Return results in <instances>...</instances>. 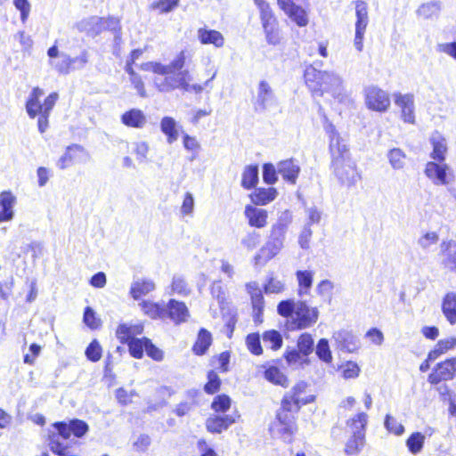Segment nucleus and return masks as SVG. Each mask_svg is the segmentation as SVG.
<instances>
[{
    "label": "nucleus",
    "mask_w": 456,
    "mask_h": 456,
    "mask_svg": "<svg viewBox=\"0 0 456 456\" xmlns=\"http://www.w3.org/2000/svg\"><path fill=\"white\" fill-rule=\"evenodd\" d=\"M104 18L92 16L83 19L77 23V28L80 32H85L91 37H96L104 31Z\"/></svg>",
    "instance_id": "nucleus-21"
},
{
    "label": "nucleus",
    "mask_w": 456,
    "mask_h": 456,
    "mask_svg": "<svg viewBox=\"0 0 456 456\" xmlns=\"http://www.w3.org/2000/svg\"><path fill=\"white\" fill-rule=\"evenodd\" d=\"M146 120L144 113L138 109H131L121 116V122L128 127L142 128Z\"/></svg>",
    "instance_id": "nucleus-26"
},
{
    "label": "nucleus",
    "mask_w": 456,
    "mask_h": 456,
    "mask_svg": "<svg viewBox=\"0 0 456 456\" xmlns=\"http://www.w3.org/2000/svg\"><path fill=\"white\" fill-rule=\"evenodd\" d=\"M155 289V283L151 280L137 281L133 282L130 294L134 299H139Z\"/></svg>",
    "instance_id": "nucleus-37"
},
{
    "label": "nucleus",
    "mask_w": 456,
    "mask_h": 456,
    "mask_svg": "<svg viewBox=\"0 0 456 456\" xmlns=\"http://www.w3.org/2000/svg\"><path fill=\"white\" fill-rule=\"evenodd\" d=\"M297 347L304 356H307L314 350V339L308 333L302 334L297 340Z\"/></svg>",
    "instance_id": "nucleus-48"
},
{
    "label": "nucleus",
    "mask_w": 456,
    "mask_h": 456,
    "mask_svg": "<svg viewBox=\"0 0 456 456\" xmlns=\"http://www.w3.org/2000/svg\"><path fill=\"white\" fill-rule=\"evenodd\" d=\"M336 346L347 353H354L360 347L358 338L352 331L341 330L333 334Z\"/></svg>",
    "instance_id": "nucleus-14"
},
{
    "label": "nucleus",
    "mask_w": 456,
    "mask_h": 456,
    "mask_svg": "<svg viewBox=\"0 0 456 456\" xmlns=\"http://www.w3.org/2000/svg\"><path fill=\"white\" fill-rule=\"evenodd\" d=\"M189 316V309L183 302L170 299L165 305V318H169L176 325L187 322Z\"/></svg>",
    "instance_id": "nucleus-13"
},
{
    "label": "nucleus",
    "mask_w": 456,
    "mask_h": 456,
    "mask_svg": "<svg viewBox=\"0 0 456 456\" xmlns=\"http://www.w3.org/2000/svg\"><path fill=\"white\" fill-rule=\"evenodd\" d=\"M305 79L308 88L317 96L329 93L339 102L349 101L342 78L334 72L318 70L311 65L305 69Z\"/></svg>",
    "instance_id": "nucleus-1"
},
{
    "label": "nucleus",
    "mask_w": 456,
    "mask_h": 456,
    "mask_svg": "<svg viewBox=\"0 0 456 456\" xmlns=\"http://www.w3.org/2000/svg\"><path fill=\"white\" fill-rule=\"evenodd\" d=\"M317 356L325 362L332 361L331 352L330 350L329 342L326 338H321L316 346Z\"/></svg>",
    "instance_id": "nucleus-51"
},
{
    "label": "nucleus",
    "mask_w": 456,
    "mask_h": 456,
    "mask_svg": "<svg viewBox=\"0 0 456 456\" xmlns=\"http://www.w3.org/2000/svg\"><path fill=\"white\" fill-rule=\"evenodd\" d=\"M89 61V53L86 49H83L77 56H70L71 70L82 69Z\"/></svg>",
    "instance_id": "nucleus-56"
},
{
    "label": "nucleus",
    "mask_w": 456,
    "mask_h": 456,
    "mask_svg": "<svg viewBox=\"0 0 456 456\" xmlns=\"http://www.w3.org/2000/svg\"><path fill=\"white\" fill-rule=\"evenodd\" d=\"M246 290L250 295L253 320L256 323H262L265 299L259 284L256 281H250L246 284Z\"/></svg>",
    "instance_id": "nucleus-10"
},
{
    "label": "nucleus",
    "mask_w": 456,
    "mask_h": 456,
    "mask_svg": "<svg viewBox=\"0 0 456 456\" xmlns=\"http://www.w3.org/2000/svg\"><path fill=\"white\" fill-rule=\"evenodd\" d=\"M187 59L186 51H181L175 58L169 64H162L157 61H149L142 64L141 68L143 70L152 71L155 74L167 77L175 73L176 70H181Z\"/></svg>",
    "instance_id": "nucleus-7"
},
{
    "label": "nucleus",
    "mask_w": 456,
    "mask_h": 456,
    "mask_svg": "<svg viewBox=\"0 0 456 456\" xmlns=\"http://www.w3.org/2000/svg\"><path fill=\"white\" fill-rule=\"evenodd\" d=\"M277 171L283 177V179L289 181L291 183H296L300 167L297 164L295 163L293 159H286L281 161L278 164Z\"/></svg>",
    "instance_id": "nucleus-28"
},
{
    "label": "nucleus",
    "mask_w": 456,
    "mask_h": 456,
    "mask_svg": "<svg viewBox=\"0 0 456 456\" xmlns=\"http://www.w3.org/2000/svg\"><path fill=\"white\" fill-rule=\"evenodd\" d=\"M263 28L267 43L272 45H279L281 42V36L277 27V23L265 26Z\"/></svg>",
    "instance_id": "nucleus-53"
},
{
    "label": "nucleus",
    "mask_w": 456,
    "mask_h": 456,
    "mask_svg": "<svg viewBox=\"0 0 456 456\" xmlns=\"http://www.w3.org/2000/svg\"><path fill=\"white\" fill-rule=\"evenodd\" d=\"M277 104V98L271 86L265 80L260 81L257 87V94L255 102L256 111H265L270 107Z\"/></svg>",
    "instance_id": "nucleus-11"
},
{
    "label": "nucleus",
    "mask_w": 456,
    "mask_h": 456,
    "mask_svg": "<svg viewBox=\"0 0 456 456\" xmlns=\"http://www.w3.org/2000/svg\"><path fill=\"white\" fill-rule=\"evenodd\" d=\"M260 242V234L256 232H250L245 234L240 240V245L248 251L255 249Z\"/></svg>",
    "instance_id": "nucleus-47"
},
{
    "label": "nucleus",
    "mask_w": 456,
    "mask_h": 456,
    "mask_svg": "<svg viewBox=\"0 0 456 456\" xmlns=\"http://www.w3.org/2000/svg\"><path fill=\"white\" fill-rule=\"evenodd\" d=\"M128 348L130 354L137 359H140L143 355V351L145 350L146 343H144V338H134L131 339L128 343Z\"/></svg>",
    "instance_id": "nucleus-49"
},
{
    "label": "nucleus",
    "mask_w": 456,
    "mask_h": 456,
    "mask_svg": "<svg viewBox=\"0 0 456 456\" xmlns=\"http://www.w3.org/2000/svg\"><path fill=\"white\" fill-rule=\"evenodd\" d=\"M142 311L145 314L152 319H165V306L151 302H143L142 305Z\"/></svg>",
    "instance_id": "nucleus-46"
},
{
    "label": "nucleus",
    "mask_w": 456,
    "mask_h": 456,
    "mask_svg": "<svg viewBox=\"0 0 456 456\" xmlns=\"http://www.w3.org/2000/svg\"><path fill=\"white\" fill-rule=\"evenodd\" d=\"M456 373V357L438 363L428 376V382L437 385L441 381L452 379Z\"/></svg>",
    "instance_id": "nucleus-12"
},
{
    "label": "nucleus",
    "mask_w": 456,
    "mask_h": 456,
    "mask_svg": "<svg viewBox=\"0 0 456 456\" xmlns=\"http://www.w3.org/2000/svg\"><path fill=\"white\" fill-rule=\"evenodd\" d=\"M263 179L268 184H273L277 181V171L273 164L267 163L264 165Z\"/></svg>",
    "instance_id": "nucleus-63"
},
{
    "label": "nucleus",
    "mask_w": 456,
    "mask_h": 456,
    "mask_svg": "<svg viewBox=\"0 0 456 456\" xmlns=\"http://www.w3.org/2000/svg\"><path fill=\"white\" fill-rule=\"evenodd\" d=\"M17 202L16 197L10 191L0 193V223L12 221L14 217L13 208Z\"/></svg>",
    "instance_id": "nucleus-20"
},
{
    "label": "nucleus",
    "mask_w": 456,
    "mask_h": 456,
    "mask_svg": "<svg viewBox=\"0 0 456 456\" xmlns=\"http://www.w3.org/2000/svg\"><path fill=\"white\" fill-rule=\"evenodd\" d=\"M365 444V435H351L345 445L347 455H357Z\"/></svg>",
    "instance_id": "nucleus-38"
},
{
    "label": "nucleus",
    "mask_w": 456,
    "mask_h": 456,
    "mask_svg": "<svg viewBox=\"0 0 456 456\" xmlns=\"http://www.w3.org/2000/svg\"><path fill=\"white\" fill-rule=\"evenodd\" d=\"M263 341L266 347H269L273 350L280 349L283 343L281 333L274 330L264 332Z\"/></svg>",
    "instance_id": "nucleus-41"
},
{
    "label": "nucleus",
    "mask_w": 456,
    "mask_h": 456,
    "mask_svg": "<svg viewBox=\"0 0 456 456\" xmlns=\"http://www.w3.org/2000/svg\"><path fill=\"white\" fill-rule=\"evenodd\" d=\"M13 5L20 12L21 22L25 23L31 12V4L28 0H13Z\"/></svg>",
    "instance_id": "nucleus-59"
},
{
    "label": "nucleus",
    "mask_w": 456,
    "mask_h": 456,
    "mask_svg": "<svg viewBox=\"0 0 456 456\" xmlns=\"http://www.w3.org/2000/svg\"><path fill=\"white\" fill-rule=\"evenodd\" d=\"M279 7L299 27L308 24L306 12L300 6L295 4L291 0H277Z\"/></svg>",
    "instance_id": "nucleus-16"
},
{
    "label": "nucleus",
    "mask_w": 456,
    "mask_h": 456,
    "mask_svg": "<svg viewBox=\"0 0 456 456\" xmlns=\"http://www.w3.org/2000/svg\"><path fill=\"white\" fill-rule=\"evenodd\" d=\"M230 406L231 399L228 395H225L216 396L211 405L212 409L216 412H224L230 408Z\"/></svg>",
    "instance_id": "nucleus-58"
},
{
    "label": "nucleus",
    "mask_w": 456,
    "mask_h": 456,
    "mask_svg": "<svg viewBox=\"0 0 456 456\" xmlns=\"http://www.w3.org/2000/svg\"><path fill=\"white\" fill-rule=\"evenodd\" d=\"M234 422L235 419L232 415H214L208 418L206 421V428L210 433L220 434L226 430Z\"/></svg>",
    "instance_id": "nucleus-23"
},
{
    "label": "nucleus",
    "mask_w": 456,
    "mask_h": 456,
    "mask_svg": "<svg viewBox=\"0 0 456 456\" xmlns=\"http://www.w3.org/2000/svg\"><path fill=\"white\" fill-rule=\"evenodd\" d=\"M212 343V336L206 329H200L192 351L197 355H203Z\"/></svg>",
    "instance_id": "nucleus-35"
},
{
    "label": "nucleus",
    "mask_w": 456,
    "mask_h": 456,
    "mask_svg": "<svg viewBox=\"0 0 456 456\" xmlns=\"http://www.w3.org/2000/svg\"><path fill=\"white\" fill-rule=\"evenodd\" d=\"M102 349L100 343L94 339L86 349V356L91 362H98L102 357Z\"/></svg>",
    "instance_id": "nucleus-54"
},
{
    "label": "nucleus",
    "mask_w": 456,
    "mask_h": 456,
    "mask_svg": "<svg viewBox=\"0 0 456 456\" xmlns=\"http://www.w3.org/2000/svg\"><path fill=\"white\" fill-rule=\"evenodd\" d=\"M191 76L187 69L176 70L170 76L164 77H155L153 83L156 88L161 93H169L177 88H180L186 92H194L195 94H200L204 86L201 85L194 84L191 85Z\"/></svg>",
    "instance_id": "nucleus-4"
},
{
    "label": "nucleus",
    "mask_w": 456,
    "mask_h": 456,
    "mask_svg": "<svg viewBox=\"0 0 456 456\" xmlns=\"http://www.w3.org/2000/svg\"><path fill=\"white\" fill-rule=\"evenodd\" d=\"M355 37L354 45L357 51L362 52L363 48L364 33L369 23L368 5L362 0L355 1Z\"/></svg>",
    "instance_id": "nucleus-9"
},
{
    "label": "nucleus",
    "mask_w": 456,
    "mask_h": 456,
    "mask_svg": "<svg viewBox=\"0 0 456 456\" xmlns=\"http://www.w3.org/2000/svg\"><path fill=\"white\" fill-rule=\"evenodd\" d=\"M265 378L275 385H280L284 387L289 386V379L277 367L268 368L265 371Z\"/></svg>",
    "instance_id": "nucleus-44"
},
{
    "label": "nucleus",
    "mask_w": 456,
    "mask_h": 456,
    "mask_svg": "<svg viewBox=\"0 0 456 456\" xmlns=\"http://www.w3.org/2000/svg\"><path fill=\"white\" fill-rule=\"evenodd\" d=\"M441 11V2L432 1L422 4L416 11L417 16L424 20L437 18Z\"/></svg>",
    "instance_id": "nucleus-34"
},
{
    "label": "nucleus",
    "mask_w": 456,
    "mask_h": 456,
    "mask_svg": "<svg viewBox=\"0 0 456 456\" xmlns=\"http://www.w3.org/2000/svg\"><path fill=\"white\" fill-rule=\"evenodd\" d=\"M303 356L302 353L295 348L290 350L287 349L284 354L286 362L289 365H301L303 363Z\"/></svg>",
    "instance_id": "nucleus-62"
},
{
    "label": "nucleus",
    "mask_w": 456,
    "mask_h": 456,
    "mask_svg": "<svg viewBox=\"0 0 456 456\" xmlns=\"http://www.w3.org/2000/svg\"><path fill=\"white\" fill-rule=\"evenodd\" d=\"M160 129L167 137V142L172 144L178 139L176 121L171 117H164L160 121Z\"/></svg>",
    "instance_id": "nucleus-36"
},
{
    "label": "nucleus",
    "mask_w": 456,
    "mask_h": 456,
    "mask_svg": "<svg viewBox=\"0 0 456 456\" xmlns=\"http://www.w3.org/2000/svg\"><path fill=\"white\" fill-rule=\"evenodd\" d=\"M323 128L329 138V151L331 163L350 159L351 154L347 139L339 134L336 126L330 122L327 118H325Z\"/></svg>",
    "instance_id": "nucleus-5"
},
{
    "label": "nucleus",
    "mask_w": 456,
    "mask_h": 456,
    "mask_svg": "<svg viewBox=\"0 0 456 456\" xmlns=\"http://www.w3.org/2000/svg\"><path fill=\"white\" fill-rule=\"evenodd\" d=\"M171 289L173 293L183 297L188 296L191 292L188 284L182 276H174Z\"/></svg>",
    "instance_id": "nucleus-52"
},
{
    "label": "nucleus",
    "mask_w": 456,
    "mask_h": 456,
    "mask_svg": "<svg viewBox=\"0 0 456 456\" xmlns=\"http://www.w3.org/2000/svg\"><path fill=\"white\" fill-rule=\"evenodd\" d=\"M442 265L456 273V241H443L440 245Z\"/></svg>",
    "instance_id": "nucleus-24"
},
{
    "label": "nucleus",
    "mask_w": 456,
    "mask_h": 456,
    "mask_svg": "<svg viewBox=\"0 0 456 456\" xmlns=\"http://www.w3.org/2000/svg\"><path fill=\"white\" fill-rule=\"evenodd\" d=\"M297 430L296 423L277 424L273 423L270 431L273 436L281 438L283 441L290 443L292 436Z\"/></svg>",
    "instance_id": "nucleus-32"
},
{
    "label": "nucleus",
    "mask_w": 456,
    "mask_h": 456,
    "mask_svg": "<svg viewBox=\"0 0 456 456\" xmlns=\"http://www.w3.org/2000/svg\"><path fill=\"white\" fill-rule=\"evenodd\" d=\"M83 321L92 330H96L101 326V320L96 317L94 311L89 306L85 309Z\"/></svg>",
    "instance_id": "nucleus-57"
},
{
    "label": "nucleus",
    "mask_w": 456,
    "mask_h": 456,
    "mask_svg": "<svg viewBox=\"0 0 456 456\" xmlns=\"http://www.w3.org/2000/svg\"><path fill=\"white\" fill-rule=\"evenodd\" d=\"M49 65L58 73L67 75L71 71L70 55L61 52L56 60H49Z\"/></svg>",
    "instance_id": "nucleus-40"
},
{
    "label": "nucleus",
    "mask_w": 456,
    "mask_h": 456,
    "mask_svg": "<svg viewBox=\"0 0 456 456\" xmlns=\"http://www.w3.org/2000/svg\"><path fill=\"white\" fill-rule=\"evenodd\" d=\"M430 142L433 146L431 158L439 162L444 161L447 151V142L445 138L440 133L435 132L430 137Z\"/></svg>",
    "instance_id": "nucleus-27"
},
{
    "label": "nucleus",
    "mask_w": 456,
    "mask_h": 456,
    "mask_svg": "<svg viewBox=\"0 0 456 456\" xmlns=\"http://www.w3.org/2000/svg\"><path fill=\"white\" fill-rule=\"evenodd\" d=\"M395 103L401 109L402 118L404 122L414 124L415 122V115H414V97L411 94H395Z\"/></svg>",
    "instance_id": "nucleus-18"
},
{
    "label": "nucleus",
    "mask_w": 456,
    "mask_h": 456,
    "mask_svg": "<svg viewBox=\"0 0 456 456\" xmlns=\"http://www.w3.org/2000/svg\"><path fill=\"white\" fill-rule=\"evenodd\" d=\"M425 443V435L420 432L412 433L406 440V446L412 454H418L421 452Z\"/></svg>",
    "instance_id": "nucleus-42"
},
{
    "label": "nucleus",
    "mask_w": 456,
    "mask_h": 456,
    "mask_svg": "<svg viewBox=\"0 0 456 456\" xmlns=\"http://www.w3.org/2000/svg\"><path fill=\"white\" fill-rule=\"evenodd\" d=\"M365 104L368 109L385 112L390 107V97L387 92L376 86H370L364 90Z\"/></svg>",
    "instance_id": "nucleus-8"
},
{
    "label": "nucleus",
    "mask_w": 456,
    "mask_h": 456,
    "mask_svg": "<svg viewBox=\"0 0 456 456\" xmlns=\"http://www.w3.org/2000/svg\"><path fill=\"white\" fill-rule=\"evenodd\" d=\"M368 415L359 412L346 420V428L351 435H365Z\"/></svg>",
    "instance_id": "nucleus-29"
},
{
    "label": "nucleus",
    "mask_w": 456,
    "mask_h": 456,
    "mask_svg": "<svg viewBox=\"0 0 456 456\" xmlns=\"http://www.w3.org/2000/svg\"><path fill=\"white\" fill-rule=\"evenodd\" d=\"M208 381L205 385V391L208 394L216 393L220 387V379L215 371H209L208 375Z\"/></svg>",
    "instance_id": "nucleus-64"
},
{
    "label": "nucleus",
    "mask_w": 456,
    "mask_h": 456,
    "mask_svg": "<svg viewBox=\"0 0 456 456\" xmlns=\"http://www.w3.org/2000/svg\"><path fill=\"white\" fill-rule=\"evenodd\" d=\"M244 215L248 219V224L256 228H264L267 224V211L258 208L252 205L245 207Z\"/></svg>",
    "instance_id": "nucleus-22"
},
{
    "label": "nucleus",
    "mask_w": 456,
    "mask_h": 456,
    "mask_svg": "<svg viewBox=\"0 0 456 456\" xmlns=\"http://www.w3.org/2000/svg\"><path fill=\"white\" fill-rule=\"evenodd\" d=\"M277 313L291 319L292 329H306L314 324L318 320L319 312L316 308L310 307L304 301L295 302L292 299L282 300L277 305Z\"/></svg>",
    "instance_id": "nucleus-2"
},
{
    "label": "nucleus",
    "mask_w": 456,
    "mask_h": 456,
    "mask_svg": "<svg viewBox=\"0 0 456 456\" xmlns=\"http://www.w3.org/2000/svg\"><path fill=\"white\" fill-rule=\"evenodd\" d=\"M306 383L299 382L292 389L286 393L281 401V409L277 411V424L295 423L294 411H297L302 405L312 403L314 400V395L302 396L305 392Z\"/></svg>",
    "instance_id": "nucleus-3"
},
{
    "label": "nucleus",
    "mask_w": 456,
    "mask_h": 456,
    "mask_svg": "<svg viewBox=\"0 0 456 456\" xmlns=\"http://www.w3.org/2000/svg\"><path fill=\"white\" fill-rule=\"evenodd\" d=\"M387 158L394 169H402L405 164V154L399 148H394L388 151Z\"/></svg>",
    "instance_id": "nucleus-45"
},
{
    "label": "nucleus",
    "mask_w": 456,
    "mask_h": 456,
    "mask_svg": "<svg viewBox=\"0 0 456 456\" xmlns=\"http://www.w3.org/2000/svg\"><path fill=\"white\" fill-rule=\"evenodd\" d=\"M258 182V167L257 166H248L242 173L241 186L249 190L254 188Z\"/></svg>",
    "instance_id": "nucleus-39"
},
{
    "label": "nucleus",
    "mask_w": 456,
    "mask_h": 456,
    "mask_svg": "<svg viewBox=\"0 0 456 456\" xmlns=\"http://www.w3.org/2000/svg\"><path fill=\"white\" fill-rule=\"evenodd\" d=\"M197 37L202 45H214L217 48L224 45V36L215 29L200 28L197 31Z\"/></svg>",
    "instance_id": "nucleus-25"
},
{
    "label": "nucleus",
    "mask_w": 456,
    "mask_h": 456,
    "mask_svg": "<svg viewBox=\"0 0 456 456\" xmlns=\"http://www.w3.org/2000/svg\"><path fill=\"white\" fill-rule=\"evenodd\" d=\"M385 427L389 432L394 433L396 436H400L404 432V427L394 417L388 414L386 416Z\"/></svg>",
    "instance_id": "nucleus-61"
},
{
    "label": "nucleus",
    "mask_w": 456,
    "mask_h": 456,
    "mask_svg": "<svg viewBox=\"0 0 456 456\" xmlns=\"http://www.w3.org/2000/svg\"><path fill=\"white\" fill-rule=\"evenodd\" d=\"M331 169L339 183L347 187H352L361 179L355 162L350 159L331 163Z\"/></svg>",
    "instance_id": "nucleus-6"
},
{
    "label": "nucleus",
    "mask_w": 456,
    "mask_h": 456,
    "mask_svg": "<svg viewBox=\"0 0 456 456\" xmlns=\"http://www.w3.org/2000/svg\"><path fill=\"white\" fill-rule=\"evenodd\" d=\"M285 289V284L282 281L274 277H269L264 285L265 294H279Z\"/></svg>",
    "instance_id": "nucleus-50"
},
{
    "label": "nucleus",
    "mask_w": 456,
    "mask_h": 456,
    "mask_svg": "<svg viewBox=\"0 0 456 456\" xmlns=\"http://www.w3.org/2000/svg\"><path fill=\"white\" fill-rule=\"evenodd\" d=\"M246 344L248 349L256 355H260L263 353L261 346L260 337L257 333L248 334L246 338Z\"/></svg>",
    "instance_id": "nucleus-55"
},
{
    "label": "nucleus",
    "mask_w": 456,
    "mask_h": 456,
    "mask_svg": "<svg viewBox=\"0 0 456 456\" xmlns=\"http://www.w3.org/2000/svg\"><path fill=\"white\" fill-rule=\"evenodd\" d=\"M249 196L255 205L264 206L274 200L277 196V191L273 187L257 188Z\"/></svg>",
    "instance_id": "nucleus-30"
},
{
    "label": "nucleus",
    "mask_w": 456,
    "mask_h": 456,
    "mask_svg": "<svg viewBox=\"0 0 456 456\" xmlns=\"http://www.w3.org/2000/svg\"><path fill=\"white\" fill-rule=\"evenodd\" d=\"M296 278L298 284L297 293L300 297L308 295L313 285L314 273L312 271H297Z\"/></svg>",
    "instance_id": "nucleus-33"
},
{
    "label": "nucleus",
    "mask_w": 456,
    "mask_h": 456,
    "mask_svg": "<svg viewBox=\"0 0 456 456\" xmlns=\"http://www.w3.org/2000/svg\"><path fill=\"white\" fill-rule=\"evenodd\" d=\"M49 446L53 453L64 456L66 450L69 447V440L63 441L60 435L52 433L49 435Z\"/></svg>",
    "instance_id": "nucleus-43"
},
{
    "label": "nucleus",
    "mask_w": 456,
    "mask_h": 456,
    "mask_svg": "<svg viewBox=\"0 0 456 456\" xmlns=\"http://www.w3.org/2000/svg\"><path fill=\"white\" fill-rule=\"evenodd\" d=\"M449 169L446 164H437L429 161L426 165L425 175L436 185H445L449 183L447 179V170Z\"/></svg>",
    "instance_id": "nucleus-19"
},
{
    "label": "nucleus",
    "mask_w": 456,
    "mask_h": 456,
    "mask_svg": "<svg viewBox=\"0 0 456 456\" xmlns=\"http://www.w3.org/2000/svg\"><path fill=\"white\" fill-rule=\"evenodd\" d=\"M283 243L278 240L268 238L265 245L259 249L258 253L254 256L256 265H264L273 259L282 249Z\"/></svg>",
    "instance_id": "nucleus-15"
},
{
    "label": "nucleus",
    "mask_w": 456,
    "mask_h": 456,
    "mask_svg": "<svg viewBox=\"0 0 456 456\" xmlns=\"http://www.w3.org/2000/svg\"><path fill=\"white\" fill-rule=\"evenodd\" d=\"M87 157L85 149L78 144H72L66 148L64 154L59 159L57 167L60 169H66L72 166L76 161L85 160L83 157Z\"/></svg>",
    "instance_id": "nucleus-17"
},
{
    "label": "nucleus",
    "mask_w": 456,
    "mask_h": 456,
    "mask_svg": "<svg viewBox=\"0 0 456 456\" xmlns=\"http://www.w3.org/2000/svg\"><path fill=\"white\" fill-rule=\"evenodd\" d=\"M438 240L439 237L437 233L430 232L421 236L418 240V244L421 248L428 250L431 246L436 245L438 242Z\"/></svg>",
    "instance_id": "nucleus-60"
},
{
    "label": "nucleus",
    "mask_w": 456,
    "mask_h": 456,
    "mask_svg": "<svg viewBox=\"0 0 456 456\" xmlns=\"http://www.w3.org/2000/svg\"><path fill=\"white\" fill-rule=\"evenodd\" d=\"M442 311L450 324L456 323V293H447L442 303Z\"/></svg>",
    "instance_id": "nucleus-31"
}]
</instances>
